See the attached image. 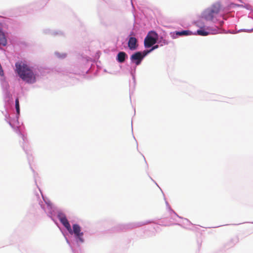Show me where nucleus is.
<instances>
[{
  "instance_id": "obj_1",
  "label": "nucleus",
  "mask_w": 253,
  "mask_h": 253,
  "mask_svg": "<svg viewBox=\"0 0 253 253\" xmlns=\"http://www.w3.org/2000/svg\"><path fill=\"white\" fill-rule=\"evenodd\" d=\"M31 169L33 172L35 184L39 188L43 199V201L39 202V205L41 208L55 223H56L55 217H57L60 222L68 230L69 233L71 235H74L75 241L77 244L84 243V240L83 238L84 232L81 231V227L78 224L75 223L73 224L72 228L65 214L56 209V208L52 204L50 200L42 195L41 189L37 184L36 175H38V174L32 168Z\"/></svg>"
},
{
  "instance_id": "obj_2",
  "label": "nucleus",
  "mask_w": 253,
  "mask_h": 253,
  "mask_svg": "<svg viewBox=\"0 0 253 253\" xmlns=\"http://www.w3.org/2000/svg\"><path fill=\"white\" fill-rule=\"evenodd\" d=\"M13 106H12V107ZM15 107L16 109V113L14 112L10 113V107H8V112L6 111V114L5 115V118L6 122L9 124L10 126L13 128L15 132L18 133L22 139V142H21V146L23 150L27 155L28 161L30 162V150L28 149V140L26 136L22 133L19 128L18 119L20 115V104L19 99L16 98L15 100Z\"/></svg>"
},
{
  "instance_id": "obj_3",
  "label": "nucleus",
  "mask_w": 253,
  "mask_h": 253,
  "mask_svg": "<svg viewBox=\"0 0 253 253\" xmlns=\"http://www.w3.org/2000/svg\"><path fill=\"white\" fill-rule=\"evenodd\" d=\"M16 71L18 76L24 82L29 84L36 82V78L39 74L34 68L26 64L15 63Z\"/></svg>"
},
{
  "instance_id": "obj_4",
  "label": "nucleus",
  "mask_w": 253,
  "mask_h": 253,
  "mask_svg": "<svg viewBox=\"0 0 253 253\" xmlns=\"http://www.w3.org/2000/svg\"><path fill=\"white\" fill-rule=\"evenodd\" d=\"M221 9V4L219 1L213 3L210 6L205 9L201 14L202 18L207 21L215 23L217 16Z\"/></svg>"
},
{
  "instance_id": "obj_5",
  "label": "nucleus",
  "mask_w": 253,
  "mask_h": 253,
  "mask_svg": "<svg viewBox=\"0 0 253 253\" xmlns=\"http://www.w3.org/2000/svg\"><path fill=\"white\" fill-rule=\"evenodd\" d=\"M158 38V34L156 31L154 30L149 31L144 40L145 48H148L153 44L157 43Z\"/></svg>"
},
{
  "instance_id": "obj_6",
  "label": "nucleus",
  "mask_w": 253,
  "mask_h": 253,
  "mask_svg": "<svg viewBox=\"0 0 253 253\" xmlns=\"http://www.w3.org/2000/svg\"><path fill=\"white\" fill-rule=\"evenodd\" d=\"M150 222L149 221H147L146 222H138L135 223H130L126 224H120L118 226V230H125L128 229L140 227Z\"/></svg>"
},
{
  "instance_id": "obj_7",
  "label": "nucleus",
  "mask_w": 253,
  "mask_h": 253,
  "mask_svg": "<svg viewBox=\"0 0 253 253\" xmlns=\"http://www.w3.org/2000/svg\"><path fill=\"white\" fill-rule=\"evenodd\" d=\"M3 98L5 102V110L8 112V107H12L13 105V100L12 95L9 90L3 91Z\"/></svg>"
},
{
  "instance_id": "obj_8",
  "label": "nucleus",
  "mask_w": 253,
  "mask_h": 253,
  "mask_svg": "<svg viewBox=\"0 0 253 253\" xmlns=\"http://www.w3.org/2000/svg\"><path fill=\"white\" fill-rule=\"evenodd\" d=\"M193 34V32L189 30H183L181 31H175L170 32L169 35L173 39H177L180 37L190 36Z\"/></svg>"
},
{
  "instance_id": "obj_9",
  "label": "nucleus",
  "mask_w": 253,
  "mask_h": 253,
  "mask_svg": "<svg viewBox=\"0 0 253 253\" xmlns=\"http://www.w3.org/2000/svg\"><path fill=\"white\" fill-rule=\"evenodd\" d=\"M140 51H137L133 53L130 57L131 62L136 66L139 65L143 60Z\"/></svg>"
},
{
  "instance_id": "obj_10",
  "label": "nucleus",
  "mask_w": 253,
  "mask_h": 253,
  "mask_svg": "<svg viewBox=\"0 0 253 253\" xmlns=\"http://www.w3.org/2000/svg\"><path fill=\"white\" fill-rule=\"evenodd\" d=\"M127 46L131 51L137 49L138 46L137 39L134 37H128Z\"/></svg>"
},
{
  "instance_id": "obj_11",
  "label": "nucleus",
  "mask_w": 253,
  "mask_h": 253,
  "mask_svg": "<svg viewBox=\"0 0 253 253\" xmlns=\"http://www.w3.org/2000/svg\"><path fill=\"white\" fill-rule=\"evenodd\" d=\"M199 23L200 22L199 21H197L196 22L197 26L199 27L200 28L194 33L193 32L192 35H199L201 36H206L210 35L211 33L205 29L204 26L200 25Z\"/></svg>"
},
{
  "instance_id": "obj_12",
  "label": "nucleus",
  "mask_w": 253,
  "mask_h": 253,
  "mask_svg": "<svg viewBox=\"0 0 253 253\" xmlns=\"http://www.w3.org/2000/svg\"><path fill=\"white\" fill-rule=\"evenodd\" d=\"M127 58L128 55L124 51H119L116 56V60L120 63H124Z\"/></svg>"
},
{
  "instance_id": "obj_13",
  "label": "nucleus",
  "mask_w": 253,
  "mask_h": 253,
  "mask_svg": "<svg viewBox=\"0 0 253 253\" xmlns=\"http://www.w3.org/2000/svg\"><path fill=\"white\" fill-rule=\"evenodd\" d=\"M43 33L45 34L50 35L51 36H62L63 33L62 31L56 30H51L49 29H45L43 30Z\"/></svg>"
},
{
  "instance_id": "obj_14",
  "label": "nucleus",
  "mask_w": 253,
  "mask_h": 253,
  "mask_svg": "<svg viewBox=\"0 0 253 253\" xmlns=\"http://www.w3.org/2000/svg\"><path fill=\"white\" fill-rule=\"evenodd\" d=\"M7 44L6 36L3 32V29L0 27V44L5 46Z\"/></svg>"
},
{
  "instance_id": "obj_15",
  "label": "nucleus",
  "mask_w": 253,
  "mask_h": 253,
  "mask_svg": "<svg viewBox=\"0 0 253 253\" xmlns=\"http://www.w3.org/2000/svg\"><path fill=\"white\" fill-rule=\"evenodd\" d=\"M170 43V41L165 39L163 36H160L158 35L157 43L159 44L160 46L168 45Z\"/></svg>"
},
{
  "instance_id": "obj_16",
  "label": "nucleus",
  "mask_w": 253,
  "mask_h": 253,
  "mask_svg": "<svg viewBox=\"0 0 253 253\" xmlns=\"http://www.w3.org/2000/svg\"><path fill=\"white\" fill-rule=\"evenodd\" d=\"M238 242V239L237 237L232 238L225 244V248L226 249H229V248H232Z\"/></svg>"
},
{
  "instance_id": "obj_17",
  "label": "nucleus",
  "mask_w": 253,
  "mask_h": 253,
  "mask_svg": "<svg viewBox=\"0 0 253 253\" xmlns=\"http://www.w3.org/2000/svg\"><path fill=\"white\" fill-rule=\"evenodd\" d=\"M232 4H234L236 7H240V8H244L248 10L251 11V12L253 11L252 6L248 3H244L243 4H237V3H235V4L232 3Z\"/></svg>"
},
{
  "instance_id": "obj_18",
  "label": "nucleus",
  "mask_w": 253,
  "mask_h": 253,
  "mask_svg": "<svg viewBox=\"0 0 253 253\" xmlns=\"http://www.w3.org/2000/svg\"><path fill=\"white\" fill-rule=\"evenodd\" d=\"M253 31V28L251 29H240V30H238L237 31L229 30V31H228L227 33L235 34H237V33L242 32H248V33H251Z\"/></svg>"
},
{
  "instance_id": "obj_19",
  "label": "nucleus",
  "mask_w": 253,
  "mask_h": 253,
  "mask_svg": "<svg viewBox=\"0 0 253 253\" xmlns=\"http://www.w3.org/2000/svg\"><path fill=\"white\" fill-rule=\"evenodd\" d=\"M166 205L167 206V208L169 210V213L170 214L172 213L174 214L176 216L178 217L179 218H182V217L179 216L170 207L168 202L166 200V198H165Z\"/></svg>"
},
{
  "instance_id": "obj_20",
  "label": "nucleus",
  "mask_w": 253,
  "mask_h": 253,
  "mask_svg": "<svg viewBox=\"0 0 253 253\" xmlns=\"http://www.w3.org/2000/svg\"><path fill=\"white\" fill-rule=\"evenodd\" d=\"M136 66H137L135 65V66H134V67H131L130 68V74L131 76H132L134 85L135 84V73Z\"/></svg>"
},
{
  "instance_id": "obj_21",
  "label": "nucleus",
  "mask_w": 253,
  "mask_h": 253,
  "mask_svg": "<svg viewBox=\"0 0 253 253\" xmlns=\"http://www.w3.org/2000/svg\"><path fill=\"white\" fill-rule=\"evenodd\" d=\"M1 87L2 91L9 90V85L8 83L6 81H3L1 82Z\"/></svg>"
},
{
  "instance_id": "obj_22",
  "label": "nucleus",
  "mask_w": 253,
  "mask_h": 253,
  "mask_svg": "<svg viewBox=\"0 0 253 253\" xmlns=\"http://www.w3.org/2000/svg\"><path fill=\"white\" fill-rule=\"evenodd\" d=\"M55 55L59 59H64L67 56V54L65 53H60L59 52H55Z\"/></svg>"
},
{
  "instance_id": "obj_23",
  "label": "nucleus",
  "mask_w": 253,
  "mask_h": 253,
  "mask_svg": "<svg viewBox=\"0 0 253 253\" xmlns=\"http://www.w3.org/2000/svg\"><path fill=\"white\" fill-rule=\"evenodd\" d=\"M151 50L150 49H146L142 51H141V55L143 59L145 57H146L148 54H149L150 52H151Z\"/></svg>"
},
{
  "instance_id": "obj_24",
  "label": "nucleus",
  "mask_w": 253,
  "mask_h": 253,
  "mask_svg": "<svg viewBox=\"0 0 253 253\" xmlns=\"http://www.w3.org/2000/svg\"><path fill=\"white\" fill-rule=\"evenodd\" d=\"M87 64L88 65H90V67L89 69L87 71V72H88L89 70H91L92 68L94 67L95 65V63L94 61H92L91 60H87Z\"/></svg>"
},
{
  "instance_id": "obj_25",
  "label": "nucleus",
  "mask_w": 253,
  "mask_h": 253,
  "mask_svg": "<svg viewBox=\"0 0 253 253\" xmlns=\"http://www.w3.org/2000/svg\"><path fill=\"white\" fill-rule=\"evenodd\" d=\"M159 46H160V45L159 44L156 43V44H153V45H152V46L149 47V48H150V50L152 52L154 50L158 48Z\"/></svg>"
},
{
  "instance_id": "obj_26",
  "label": "nucleus",
  "mask_w": 253,
  "mask_h": 253,
  "mask_svg": "<svg viewBox=\"0 0 253 253\" xmlns=\"http://www.w3.org/2000/svg\"><path fill=\"white\" fill-rule=\"evenodd\" d=\"M66 238V242L67 243H68V244L69 245V246L70 247V248H71L73 252H74V247H73V244L70 242L69 241V239H68L66 237H65Z\"/></svg>"
},
{
  "instance_id": "obj_27",
  "label": "nucleus",
  "mask_w": 253,
  "mask_h": 253,
  "mask_svg": "<svg viewBox=\"0 0 253 253\" xmlns=\"http://www.w3.org/2000/svg\"><path fill=\"white\" fill-rule=\"evenodd\" d=\"M135 36V33L133 31H131L129 33V35L128 37H134Z\"/></svg>"
},
{
  "instance_id": "obj_28",
  "label": "nucleus",
  "mask_w": 253,
  "mask_h": 253,
  "mask_svg": "<svg viewBox=\"0 0 253 253\" xmlns=\"http://www.w3.org/2000/svg\"><path fill=\"white\" fill-rule=\"evenodd\" d=\"M218 31V29H215L214 30H212V32L211 33V34H215L217 33Z\"/></svg>"
},
{
  "instance_id": "obj_29",
  "label": "nucleus",
  "mask_w": 253,
  "mask_h": 253,
  "mask_svg": "<svg viewBox=\"0 0 253 253\" xmlns=\"http://www.w3.org/2000/svg\"><path fill=\"white\" fill-rule=\"evenodd\" d=\"M184 220L188 223H189V224H192L190 221L187 218H184Z\"/></svg>"
},
{
  "instance_id": "obj_30",
  "label": "nucleus",
  "mask_w": 253,
  "mask_h": 253,
  "mask_svg": "<svg viewBox=\"0 0 253 253\" xmlns=\"http://www.w3.org/2000/svg\"><path fill=\"white\" fill-rule=\"evenodd\" d=\"M149 176V177L150 178V179H151V180H152V181H153V182H154V183H155L157 186H158V184H157V183H156V182H155V181L153 179V178H152L151 176Z\"/></svg>"
},
{
  "instance_id": "obj_31",
  "label": "nucleus",
  "mask_w": 253,
  "mask_h": 253,
  "mask_svg": "<svg viewBox=\"0 0 253 253\" xmlns=\"http://www.w3.org/2000/svg\"><path fill=\"white\" fill-rule=\"evenodd\" d=\"M237 0L239 1V2H240L242 3H244V2H243V0Z\"/></svg>"
},
{
  "instance_id": "obj_32",
  "label": "nucleus",
  "mask_w": 253,
  "mask_h": 253,
  "mask_svg": "<svg viewBox=\"0 0 253 253\" xmlns=\"http://www.w3.org/2000/svg\"><path fill=\"white\" fill-rule=\"evenodd\" d=\"M131 5H132V6L133 8H134V5H133V4L132 0H131Z\"/></svg>"
},
{
  "instance_id": "obj_33",
  "label": "nucleus",
  "mask_w": 253,
  "mask_h": 253,
  "mask_svg": "<svg viewBox=\"0 0 253 253\" xmlns=\"http://www.w3.org/2000/svg\"><path fill=\"white\" fill-rule=\"evenodd\" d=\"M143 157H144L143 156ZM144 160H145V159H144ZM145 162L146 163H147L146 160H145ZM147 167H148V165H147Z\"/></svg>"
},
{
  "instance_id": "obj_34",
  "label": "nucleus",
  "mask_w": 253,
  "mask_h": 253,
  "mask_svg": "<svg viewBox=\"0 0 253 253\" xmlns=\"http://www.w3.org/2000/svg\"><path fill=\"white\" fill-rule=\"evenodd\" d=\"M171 218H173V219H174L172 216H171Z\"/></svg>"
}]
</instances>
